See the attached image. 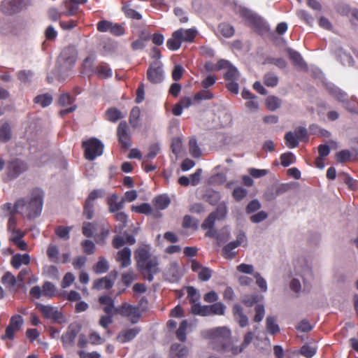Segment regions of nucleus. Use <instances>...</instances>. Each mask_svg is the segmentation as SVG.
<instances>
[{"instance_id": "1", "label": "nucleus", "mask_w": 358, "mask_h": 358, "mask_svg": "<svg viewBox=\"0 0 358 358\" xmlns=\"http://www.w3.org/2000/svg\"><path fill=\"white\" fill-rule=\"evenodd\" d=\"M204 338L209 339V347L220 353L231 352L236 355L243 351V348L232 346L231 331L226 327H217L206 331Z\"/></svg>"}, {"instance_id": "2", "label": "nucleus", "mask_w": 358, "mask_h": 358, "mask_svg": "<svg viewBox=\"0 0 358 358\" xmlns=\"http://www.w3.org/2000/svg\"><path fill=\"white\" fill-rule=\"evenodd\" d=\"M134 257L137 268L143 278L149 282H152L154 275L159 272L157 257L152 256L148 245L138 248L134 252Z\"/></svg>"}, {"instance_id": "3", "label": "nucleus", "mask_w": 358, "mask_h": 358, "mask_svg": "<svg viewBox=\"0 0 358 358\" xmlns=\"http://www.w3.org/2000/svg\"><path fill=\"white\" fill-rule=\"evenodd\" d=\"M43 195V192L41 189H33L28 200L20 199L15 202V211L26 216L28 219L36 218L41 213Z\"/></svg>"}, {"instance_id": "4", "label": "nucleus", "mask_w": 358, "mask_h": 358, "mask_svg": "<svg viewBox=\"0 0 358 358\" xmlns=\"http://www.w3.org/2000/svg\"><path fill=\"white\" fill-rule=\"evenodd\" d=\"M78 59V51L74 45H69L65 47L61 52L58 57V64L59 71H71Z\"/></svg>"}, {"instance_id": "5", "label": "nucleus", "mask_w": 358, "mask_h": 358, "mask_svg": "<svg viewBox=\"0 0 358 358\" xmlns=\"http://www.w3.org/2000/svg\"><path fill=\"white\" fill-rule=\"evenodd\" d=\"M82 148L84 149V156L90 161L94 160L103 152L104 145L96 138H90L83 141Z\"/></svg>"}, {"instance_id": "6", "label": "nucleus", "mask_w": 358, "mask_h": 358, "mask_svg": "<svg viewBox=\"0 0 358 358\" xmlns=\"http://www.w3.org/2000/svg\"><path fill=\"white\" fill-rule=\"evenodd\" d=\"M115 313L120 315L122 317H127L132 324H136L139 322L141 313L138 306H134L127 303H124L115 309Z\"/></svg>"}, {"instance_id": "7", "label": "nucleus", "mask_w": 358, "mask_h": 358, "mask_svg": "<svg viewBox=\"0 0 358 358\" xmlns=\"http://www.w3.org/2000/svg\"><path fill=\"white\" fill-rule=\"evenodd\" d=\"M148 80L152 84H159L164 80V72L161 62L155 61L150 63L146 71Z\"/></svg>"}, {"instance_id": "8", "label": "nucleus", "mask_w": 358, "mask_h": 358, "mask_svg": "<svg viewBox=\"0 0 358 358\" xmlns=\"http://www.w3.org/2000/svg\"><path fill=\"white\" fill-rule=\"evenodd\" d=\"M117 137L120 148L127 150L131 146V135L126 121H121L117 127Z\"/></svg>"}, {"instance_id": "9", "label": "nucleus", "mask_w": 358, "mask_h": 358, "mask_svg": "<svg viewBox=\"0 0 358 358\" xmlns=\"http://www.w3.org/2000/svg\"><path fill=\"white\" fill-rule=\"evenodd\" d=\"M104 193L102 189H94L92 190L87 198L86 199L83 205V215L87 220H92L94 217V201L98 198H102Z\"/></svg>"}, {"instance_id": "10", "label": "nucleus", "mask_w": 358, "mask_h": 358, "mask_svg": "<svg viewBox=\"0 0 358 358\" xmlns=\"http://www.w3.org/2000/svg\"><path fill=\"white\" fill-rule=\"evenodd\" d=\"M36 308L42 313L45 319L51 320L58 323H61L64 321V317L63 314L59 311L56 307L38 303Z\"/></svg>"}, {"instance_id": "11", "label": "nucleus", "mask_w": 358, "mask_h": 358, "mask_svg": "<svg viewBox=\"0 0 358 358\" xmlns=\"http://www.w3.org/2000/svg\"><path fill=\"white\" fill-rule=\"evenodd\" d=\"M81 330V326L77 322L69 325L66 331L62 336V342L64 348L74 345L76 338Z\"/></svg>"}, {"instance_id": "12", "label": "nucleus", "mask_w": 358, "mask_h": 358, "mask_svg": "<svg viewBox=\"0 0 358 358\" xmlns=\"http://www.w3.org/2000/svg\"><path fill=\"white\" fill-rule=\"evenodd\" d=\"M26 6L24 0H4L1 7L5 14L13 15L20 12Z\"/></svg>"}, {"instance_id": "13", "label": "nucleus", "mask_w": 358, "mask_h": 358, "mask_svg": "<svg viewBox=\"0 0 358 358\" xmlns=\"http://www.w3.org/2000/svg\"><path fill=\"white\" fill-rule=\"evenodd\" d=\"M27 169L26 163L20 159H15L8 163L7 166V176L9 179L17 178L22 173Z\"/></svg>"}, {"instance_id": "14", "label": "nucleus", "mask_w": 358, "mask_h": 358, "mask_svg": "<svg viewBox=\"0 0 358 358\" xmlns=\"http://www.w3.org/2000/svg\"><path fill=\"white\" fill-rule=\"evenodd\" d=\"M141 331V329L139 327L124 329L118 333L116 339L121 343L130 342L136 338Z\"/></svg>"}, {"instance_id": "15", "label": "nucleus", "mask_w": 358, "mask_h": 358, "mask_svg": "<svg viewBox=\"0 0 358 358\" xmlns=\"http://www.w3.org/2000/svg\"><path fill=\"white\" fill-rule=\"evenodd\" d=\"M131 250L125 247L117 252L115 259L117 262L120 263L122 268L128 267L131 263Z\"/></svg>"}, {"instance_id": "16", "label": "nucleus", "mask_w": 358, "mask_h": 358, "mask_svg": "<svg viewBox=\"0 0 358 358\" xmlns=\"http://www.w3.org/2000/svg\"><path fill=\"white\" fill-rule=\"evenodd\" d=\"M108 210L110 213H116L124 207V199H121L119 201V196L116 194H112L107 199Z\"/></svg>"}, {"instance_id": "17", "label": "nucleus", "mask_w": 358, "mask_h": 358, "mask_svg": "<svg viewBox=\"0 0 358 358\" xmlns=\"http://www.w3.org/2000/svg\"><path fill=\"white\" fill-rule=\"evenodd\" d=\"M233 315L236 321L241 327H245L248 324V318L243 313V308L239 304H235L233 307Z\"/></svg>"}, {"instance_id": "18", "label": "nucleus", "mask_w": 358, "mask_h": 358, "mask_svg": "<svg viewBox=\"0 0 358 358\" xmlns=\"http://www.w3.org/2000/svg\"><path fill=\"white\" fill-rule=\"evenodd\" d=\"M95 73L101 79H107L113 76L112 69L108 64L101 62L94 69Z\"/></svg>"}, {"instance_id": "19", "label": "nucleus", "mask_w": 358, "mask_h": 358, "mask_svg": "<svg viewBox=\"0 0 358 358\" xmlns=\"http://www.w3.org/2000/svg\"><path fill=\"white\" fill-rule=\"evenodd\" d=\"M182 43L180 31H175L171 37L167 40L166 46L169 50L176 51L180 48Z\"/></svg>"}, {"instance_id": "20", "label": "nucleus", "mask_w": 358, "mask_h": 358, "mask_svg": "<svg viewBox=\"0 0 358 358\" xmlns=\"http://www.w3.org/2000/svg\"><path fill=\"white\" fill-rule=\"evenodd\" d=\"M131 210L138 213L145 215L153 214L154 217H158L162 215L161 213L157 211L153 213L151 206L147 203H143L138 206H132Z\"/></svg>"}, {"instance_id": "21", "label": "nucleus", "mask_w": 358, "mask_h": 358, "mask_svg": "<svg viewBox=\"0 0 358 358\" xmlns=\"http://www.w3.org/2000/svg\"><path fill=\"white\" fill-rule=\"evenodd\" d=\"M287 52L289 59L292 62L294 66H296L301 69H303L306 66L301 55L297 51L291 48H288L287 50Z\"/></svg>"}, {"instance_id": "22", "label": "nucleus", "mask_w": 358, "mask_h": 358, "mask_svg": "<svg viewBox=\"0 0 358 358\" xmlns=\"http://www.w3.org/2000/svg\"><path fill=\"white\" fill-rule=\"evenodd\" d=\"M30 262V256L28 254H16L11 259V265L13 268L17 269L22 264L28 265Z\"/></svg>"}, {"instance_id": "23", "label": "nucleus", "mask_w": 358, "mask_h": 358, "mask_svg": "<svg viewBox=\"0 0 358 358\" xmlns=\"http://www.w3.org/2000/svg\"><path fill=\"white\" fill-rule=\"evenodd\" d=\"M99 301L101 304L105 305L103 311L107 315H110L113 312L115 313L116 308L114 307V301L110 296L108 295L101 296L99 297Z\"/></svg>"}, {"instance_id": "24", "label": "nucleus", "mask_w": 358, "mask_h": 358, "mask_svg": "<svg viewBox=\"0 0 358 358\" xmlns=\"http://www.w3.org/2000/svg\"><path fill=\"white\" fill-rule=\"evenodd\" d=\"M170 203L169 197L164 194L157 196L152 200V204L157 210L166 209Z\"/></svg>"}, {"instance_id": "25", "label": "nucleus", "mask_w": 358, "mask_h": 358, "mask_svg": "<svg viewBox=\"0 0 358 358\" xmlns=\"http://www.w3.org/2000/svg\"><path fill=\"white\" fill-rule=\"evenodd\" d=\"M113 286V282L108 276H106L101 278H99L95 280L93 283V289H109Z\"/></svg>"}, {"instance_id": "26", "label": "nucleus", "mask_w": 358, "mask_h": 358, "mask_svg": "<svg viewBox=\"0 0 358 358\" xmlns=\"http://www.w3.org/2000/svg\"><path fill=\"white\" fill-rule=\"evenodd\" d=\"M176 31H180L182 42L192 43L197 35V31L193 28L187 29L181 28Z\"/></svg>"}, {"instance_id": "27", "label": "nucleus", "mask_w": 358, "mask_h": 358, "mask_svg": "<svg viewBox=\"0 0 358 358\" xmlns=\"http://www.w3.org/2000/svg\"><path fill=\"white\" fill-rule=\"evenodd\" d=\"M171 353H175L172 358H184L188 354V349L180 344H173L171 347Z\"/></svg>"}, {"instance_id": "28", "label": "nucleus", "mask_w": 358, "mask_h": 358, "mask_svg": "<svg viewBox=\"0 0 358 358\" xmlns=\"http://www.w3.org/2000/svg\"><path fill=\"white\" fill-rule=\"evenodd\" d=\"M275 320L273 316H268L266 320V331L271 335H275L280 331V327Z\"/></svg>"}, {"instance_id": "29", "label": "nucleus", "mask_w": 358, "mask_h": 358, "mask_svg": "<svg viewBox=\"0 0 358 358\" xmlns=\"http://www.w3.org/2000/svg\"><path fill=\"white\" fill-rule=\"evenodd\" d=\"M52 100L53 98L52 95L46 93L36 96L34 99V102L41 105L43 108H45L52 103Z\"/></svg>"}, {"instance_id": "30", "label": "nucleus", "mask_w": 358, "mask_h": 358, "mask_svg": "<svg viewBox=\"0 0 358 358\" xmlns=\"http://www.w3.org/2000/svg\"><path fill=\"white\" fill-rule=\"evenodd\" d=\"M214 98V94L208 90H202L196 92L194 97L193 101L194 103H199L203 100H210Z\"/></svg>"}, {"instance_id": "31", "label": "nucleus", "mask_w": 358, "mask_h": 358, "mask_svg": "<svg viewBox=\"0 0 358 358\" xmlns=\"http://www.w3.org/2000/svg\"><path fill=\"white\" fill-rule=\"evenodd\" d=\"M208 312H209V315H223L225 312V306L221 302H216L212 305L207 306Z\"/></svg>"}, {"instance_id": "32", "label": "nucleus", "mask_w": 358, "mask_h": 358, "mask_svg": "<svg viewBox=\"0 0 358 358\" xmlns=\"http://www.w3.org/2000/svg\"><path fill=\"white\" fill-rule=\"evenodd\" d=\"M218 30L225 38H231L234 35L235 29L234 27L228 23L223 22L219 24Z\"/></svg>"}, {"instance_id": "33", "label": "nucleus", "mask_w": 358, "mask_h": 358, "mask_svg": "<svg viewBox=\"0 0 358 358\" xmlns=\"http://www.w3.org/2000/svg\"><path fill=\"white\" fill-rule=\"evenodd\" d=\"M281 103V99L275 96H268L266 99V106L271 111H274L280 108Z\"/></svg>"}, {"instance_id": "34", "label": "nucleus", "mask_w": 358, "mask_h": 358, "mask_svg": "<svg viewBox=\"0 0 358 358\" xmlns=\"http://www.w3.org/2000/svg\"><path fill=\"white\" fill-rule=\"evenodd\" d=\"M238 247V243L236 244L234 241H231L227 244L222 248V255L225 259H231L235 257L236 253L232 250Z\"/></svg>"}, {"instance_id": "35", "label": "nucleus", "mask_w": 358, "mask_h": 358, "mask_svg": "<svg viewBox=\"0 0 358 358\" xmlns=\"http://www.w3.org/2000/svg\"><path fill=\"white\" fill-rule=\"evenodd\" d=\"M106 115L107 116V120L111 122H115L124 117L121 111L116 108H108L106 112Z\"/></svg>"}, {"instance_id": "36", "label": "nucleus", "mask_w": 358, "mask_h": 358, "mask_svg": "<svg viewBox=\"0 0 358 358\" xmlns=\"http://www.w3.org/2000/svg\"><path fill=\"white\" fill-rule=\"evenodd\" d=\"M189 150L191 155L194 158H198L201 155V150L195 137L191 138L189 141Z\"/></svg>"}, {"instance_id": "37", "label": "nucleus", "mask_w": 358, "mask_h": 358, "mask_svg": "<svg viewBox=\"0 0 358 358\" xmlns=\"http://www.w3.org/2000/svg\"><path fill=\"white\" fill-rule=\"evenodd\" d=\"M279 82L278 77L272 72H268L264 76V83L269 87H274L278 85Z\"/></svg>"}, {"instance_id": "38", "label": "nucleus", "mask_w": 358, "mask_h": 358, "mask_svg": "<svg viewBox=\"0 0 358 358\" xmlns=\"http://www.w3.org/2000/svg\"><path fill=\"white\" fill-rule=\"evenodd\" d=\"M11 138V129L8 123H3L0 127V141L8 142Z\"/></svg>"}, {"instance_id": "39", "label": "nucleus", "mask_w": 358, "mask_h": 358, "mask_svg": "<svg viewBox=\"0 0 358 358\" xmlns=\"http://www.w3.org/2000/svg\"><path fill=\"white\" fill-rule=\"evenodd\" d=\"M65 7L66 10L63 11V15L66 17L76 15L79 10V6L76 3H73L71 0L65 2Z\"/></svg>"}, {"instance_id": "40", "label": "nucleus", "mask_w": 358, "mask_h": 358, "mask_svg": "<svg viewBox=\"0 0 358 358\" xmlns=\"http://www.w3.org/2000/svg\"><path fill=\"white\" fill-rule=\"evenodd\" d=\"M192 304V305L191 307V312L192 314L201 316L209 315V312H208L207 306H201L200 303L196 302Z\"/></svg>"}, {"instance_id": "41", "label": "nucleus", "mask_w": 358, "mask_h": 358, "mask_svg": "<svg viewBox=\"0 0 358 358\" xmlns=\"http://www.w3.org/2000/svg\"><path fill=\"white\" fill-rule=\"evenodd\" d=\"M338 57L340 62L344 66H352L355 64V60L352 57L343 50H340L338 54Z\"/></svg>"}, {"instance_id": "42", "label": "nucleus", "mask_w": 358, "mask_h": 358, "mask_svg": "<svg viewBox=\"0 0 358 358\" xmlns=\"http://www.w3.org/2000/svg\"><path fill=\"white\" fill-rule=\"evenodd\" d=\"M94 271L96 273H103L108 270V264L106 259L100 257L98 262L94 266Z\"/></svg>"}, {"instance_id": "43", "label": "nucleus", "mask_w": 358, "mask_h": 358, "mask_svg": "<svg viewBox=\"0 0 358 358\" xmlns=\"http://www.w3.org/2000/svg\"><path fill=\"white\" fill-rule=\"evenodd\" d=\"M241 16L252 25L258 26L260 22V19L250 10H243L241 11Z\"/></svg>"}, {"instance_id": "44", "label": "nucleus", "mask_w": 358, "mask_h": 358, "mask_svg": "<svg viewBox=\"0 0 358 358\" xmlns=\"http://www.w3.org/2000/svg\"><path fill=\"white\" fill-rule=\"evenodd\" d=\"M1 282L7 288H11L16 285V278L9 271L6 272L1 278Z\"/></svg>"}, {"instance_id": "45", "label": "nucleus", "mask_w": 358, "mask_h": 358, "mask_svg": "<svg viewBox=\"0 0 358 358\" xmlns=\"http://www.w3.org/2000/svg\"><path fill=\"white\" fill-rule=\"evenodd\" d=\"M285 141L289 148H295L299 145V140L292 131H289L285 135Z\"/></svg>"}, {"instance_id": "46", "label": "nucleus", "mask_w": 358, "mask_h": 358, "mask_svg": "<svg viewBox=\"0 0 358 358\" xmlns=\"http://www.w3.org/2000/svg\"><path fill=\"white\" fill-rule=\"evenodd\" d=\"M329 93L336 98L338 101L345 102L348 99L346 93L341 91L336 87H332L329 88Z\"/></svg>"}, {"instance_id": "47", "label": "nucleus", "mask_w": 358, "mask_h": 358, "mask_svg": "<svg viewBox=\"0 0 358 358\" xmlns=\"http://www.w3.org/2000/svg\"><path fill=\"white\" fill-rule=\"evenodd\" d=\"M239 72L237 69L233 66H230L224 75V78L226 81L238 80Z\"/></svg>"}, {"instance_id": "48", "label": "nucleus", "mask_w": 358, "mask_h": 358, "mask_svg": "<svg viewBox=\"0 0 358 358\" xmlns=\"http://www.w3.org/2000/svg\"><path fill=\"white\" fill-rule=\"evenodd\" d=\"M23 323L24 320L20 315H14L10 317L8 326L18 331L22 327Z\"/></svg>"}, {"instance_id": "49", "label": "nucleus", "mask_w": 358, "mask_h": 358, "mask_svg": "<svg viewBox=\"0 0 358 358\" xmlns=\"http://www.w3.org/2000/svg\"><path fill=\"white\" fill-rule=\"evenodd\" d=\"M140 109L138 107L134 108L130 113L129 121L130 124L134 127L136 128L138 124V121L140 118Z\"/></svg>"}, {"instance_id": "50", "label": "nucleus", "mask_w": 358, "mask_h": 358, "mask_svg": "<svg viewBox=\"0 0 358 358\" xmlns=\"http://www.w3.org/2000/svg\"><path fill=\"white\" fill-rule=\"evenodd\" d=\"M72 227L59 226L55 229V232L59 238L68 240L69 239V233Z\"/></svg>"}, {"instance_id": "51", "label": "nucleus", "mask_w": 358, "mask_h": 358, "mask_svg": "<svg viewBox=\"0 0 358 358\" xmlns=\"http://www.w3.org/2000/svg\"><path fill=\"white\" fill-rule=\"evenodd\" d=\"M216 220H223L227 214V208L225 203H220L217 206L216 210L212 213Z\"/></svg>"}, {"instance_id": "52", "label": "nucleus", "mask_w": 358, "mask_h": 358, "mask_svg": "<svg viewBox=\"0 0 358 358\" xmlns=\"http://www.w3.org/2000/svg\"><path fill=\"white\" fill-rule=\"evenodd\" d=\"M188 323L187 320H183L179 326V328L176 331V337L181 342H184L186 340V331L187 329Z\"/></svg>"}, {"instance_id": "53", "label": "nucleus", "mask_w": 358, "mask_h": 358, "mask_svg": "<svg viewBox=\"0 0 358 358\" xmlns=\"http://www.w3.org/2000/svg\"><path fill=\"white\" fill-rule=\"evenodd\" d=\"M75 101V98L69 93H62L58 99V103L61 106L71 105Z\"/></svg>"}, {"instance_id": "54", "label": "nucleus", "mask_w": 358, "mask_h": 358, "mask_svg": "<svg viewBox=\"0 0 358 358\" xmlns=\"http://www.w3.org/2000/svg\"><path fill=\"white\" fill-rule=\"evenodd\" d=\"M295 162V157L292 152H285L280 155V163L284 167H287Z\"/></svg>"}, {"instance_id": "55", "label": "nucleus", "mask_w": 358, "mask_h": 358, "mask_svg": "<svg viewBox=\"0 0 358 358\" xmlns=\"http://www.w3.org/2000/svg\"><path fill=\"white\" fill-rule=\"evenodd\" d=\"M95 229L94 223L85 222L82 227L83 234L87 238H90L93 236Z\"/></svg>"}, {"instance_id": "56", "label": "nucleus", "mask_w": 358, "mask_h": 358, "mask_svg": "<svg viewBox=\"0 0 358 358\" xmlns=\"http://www.w3.org/2000/svg\"><path fill=\"white\" fill-rule=\"evenodd\" d=\"M42 291H43V294L45 296L52 298V296H55V287L52 282H45L43 285Z\"/></svg>"}, {"instance_id": "57", "label": "nucleus", "mask_w": 358, "mask_h": 358, "mask_svg": "<svg viewBox=\"0 0 358 358\" xmlns=\"http://www.w3.org/2000/svg\"><path fill=\"white\" fill-rule=\"evenodd\" d=\"M122 10L125 15L129 18L138 20H141L142 18V15L138 11L128 6H123Z\"/></svg>"}, {"instance_id": "58", "label": "nucleus", "mask_w": 358, "mask_h": 358, "mask_svg": "<svg viewBox=\"0 0 358 358\" xmlns=\"http://www.w3.org/2000/svg\"><path fill=\"white\" fill-rule=\"evenodd\" d=\"M255 315L253 318L255 322H260L265 315L264 306L262 304H257L255 307Z\"/></svg>"}, {"instance_id": "59", "label": "nucleus", "mask_w": 358, "mask_h": 358, "mask_svg": "<svg viewBox=\"0 0 358 358\" xmlns=\"http://www.w3.org/2000/svg\"><path fill=\"white\" fill-rule=\"evenodd\" d=\"M160 148L158 143H154L149 147L148 154L145 156L146 160L154 159L159 152Z\"/></svg>"}, {"instance_id": "60", "label": "nucleus", "mask_w": 358, "mask_h": 358, "mask_svg": "<svg viewBox=\"0 0 358 358\" xmlns=\"http://www.w3.org/2000/svg\"><path fill=\"white\" fill-rule=\"evenodd\" d=\"M212 273L213 271L210 268L203 266L198 272V278L201 281H207L211 278Z\"/></svg>"}, {"instance_id": "61", "label": "nucleus", "mask_w": 358, "mask_h": 358, "mask_svg": "<svg viewBox=\"0 0 358 358\" xmlns=\"http://www.w3.org/2000/svg\"><path fill=\"white\" fill-rule=\"evenodd\" d=\"M145 99V85L143 83H140L136 91L135 102L136 103H142Z\"/></svg>"}, {"instance_id": "62", "label": "nucleus", "mask_w": 358, "mask_h": 358, "mask_svg": "<svg viewBox=\"0 0 358 358\" xmlns=\"http://www.w3.org/2000/svg\"><path fill=\"white\" fill-rule=\"evenodd\" d=\"M81 245L84 252L87 255H92L94 252L95 245L92 241L85 240L81 243Z\"/></svg>"}, {"instance_id": "63", "label": "nucleus", "mask_w": 358, "mask_h": 358, "mask_svg": "<svg viewBox=\"0 0 358 358\" xmlns=\"http://www.w3.org/2000/svg\"><path fill=\"white\" fill-rule=\"evenodd\" d=\"M247 195V190L241 187H236L232 192L234 199L237 201H241Z\"/></svg>"}, {"instance_id": "64", "label": "nucleus", "mask_w": 358, "mask_h": 358, "mask_svg": "<svg viewBox=\"0 0 358 358\" xmlns=\"http://www.w3.org/2000/svg\"><path fill=\"white\" fill-rule=\"evenodd\" d=\"M301 354L306 358L313 357L316 353V349L308 345H304L301 348Z\"/></svg>"}]
</instances>
